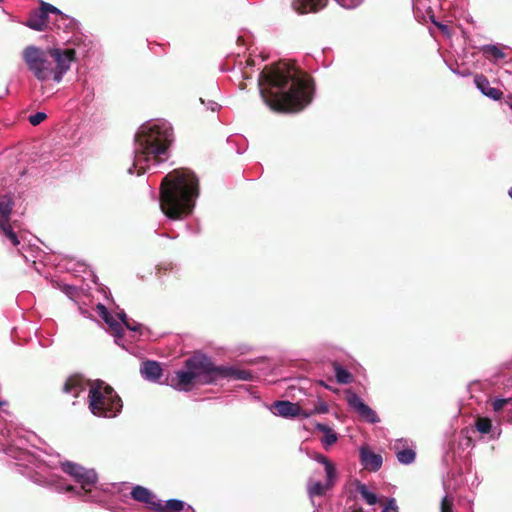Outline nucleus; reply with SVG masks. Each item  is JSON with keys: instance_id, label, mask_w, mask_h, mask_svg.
Instances as JSON below:
<instances>
[{"instance_id": "79ce46f5", "label": "nucleus", "mask_w": 512, "mask_h": 512, "mask_svg": "<svg viewBox=\"0 0 512 512\" xmlns=\"http://www.w3.org/2000/svg\"><path fill=\"white\" fill-rule=\"evenodd\" d=\"M508 195H509V196L511 197V199H512V187L509 189V191H508Z\"/></svg>"}, {"instance_id": "6e6552de", "label": "nucleus", "mask_w": 512, "mask_h": 512, "mask_svg": "<svg viewBox=\"0 0 512 512\" xmlns=\"http://www.w3.org/2000/svg\"><path fill=\"white\" fill-rule=\"evenodd\" d=\"M291 8L298 14L318 12L326 7L328 0H287ZM345 9H354L359 6L363 0H335Z\"/></svg>"}, {"instance_id": "e433bc0d", "label": "nucleus", "mask_w": 512, "mask_h": 512, "mask_svg": "<svg viewBox=\"0 0 512 512\" xmlns=\"http://www.w3.org/2000/svg\"><path fill=\"white\" fill-rule=\"evenodd\" d=\"M219 108H220V105H219L217 102L212 101V100H209V101L207 102V109H209V110H211V111L215 112V111H217Z\"/></svg>"}, {"instance_id": "58836bf2", "label": "nucleus", "mask_w": 512, "mask_h": 512, "mask_svg": "<svg viewBox=\"0 0 512 512\" xmlns=\"http://www.w3.org/2000/svg\"><path fill=\"white\" fill-rule=\"evenodd\" d=\"M246 64H247V66H253L254 65V61L253 60H247Z\"/></svg>"}, {"instance_id": "a18cd8bd", "label": "nucleus", "mask_w": 512, "mask_h": 512, "mask_svg": "<svg viewBox=\"0 0 512 512\" xmlns=\"http://www.w3.org/2000/svg\"><path fill=\"white\" fill-rule=\"evenodd\" d=\"M101 290H102L103 292H106L107 287H102V288H101Z\"/></svg>"}, {"instance_id": "c85d7f7f", "label": "nucleus", "mask_w": 512, "mask_h": 512, "mask_svg": "<svg viewBox=\"0 0 512 512\" xmlns=\"http://www.w3.org/2000/svg\"><path fill=\"white\" fill-rule=\"evenodd\" d=\"M0 232L5 235L13 246H18L20 244L17 234L13 231L9 223L2 224V226H0Z\"/></svg>"}, {"instance_id": "c03bdc74", "label": "nucleus", "mask_w": 512, "mask_h": 512, "mask_svg": "<svg viewBox=\"0 0 512 512\" xmlns=\"http://www.w3.org/2000/svg\"><path fill=\"white\" fill-rule=\"evenodd\" d=\"M151 193H152L153 198H156L155 191H154V190H151Z\"/></svg>"}, {"instance_id": "2eb2a0df", "label": "nucleus", "mask_w": 512, "mask_h": 512, "mask_svg": "<svg viewBox=\"0 0 512 512\" xmlns=\"http://www.w3.org/2000/svg\"><path fill=\"white\" fill-rule=\"evenodd\" d=\"M196 383L191 370H178L171 378L170 386L178 391H188Z\"/></svg>"}, {"instance_id": "aec40b11", "label": "nucleus", "mask_w": 512, "mask_h": 512, "mask_svg": "<svg viewBox=\"0 0 512 512\" xmlns=\"http://www.w3.org/2000/svg\"><path fill=\"white\" fill-rule=\"evenodd\" d=\"M54 14L56 16L55 25L58 29H63L64 31L72 32L74 34L79 31V23L76 19L69 17L61 10L60 13Z\"/></svg>"}, {"instance_id": "ea45409f", "label": "nucleus", "mask_w": 512, "mask_h": 512, "mask_svg": "<svg viewBox=\"0 0 512 512\" xmlns=\"http://www.w3.org/2000/svg\"><path fill=\"white\" fill-rule=\"evenodd\" d=\"M320 384H321L322 386H324L325 388L330 389V387H329L328 385H326L323 381H320Z\"/></svg>"}, {"instance_id": "bb28decb", "label": "nucleus", "mask_w": 512, "mask_h": 512, "mask_svg": "<svg viewBox=\"0 0 512 512\" xmlns=\"http://www.w3.org/2000/svg\"><path fill=\"white\" fill-rule=\"evenodd\" d=\"M318 463L323 464L325 467L326 478L329 484L335 482L337 474L334 465L323 454H317L314 458Z\"/></svg>"}, {"instance_id": "423d86ee", "label": "nucleus", "mask_w": 512, "mask_h": 512, "mask_svg": "<svg viewBox=\"0 0 512 512\" xmlns=\"http://www.w3.org/2000/svg\"><path fill=\"white\" fill-rule=\"evenodd\" d=\"M184 367L191 370L196 383L216 385L223 380L252 381L254 374L236 365H216L212 358L205 354H195L184 362Z\"/></svg>"}, {"instance_id": "393cba45", "label": "nucleus", "mask_w": 512, "mask_h": 512, "mask_svg": "<svg viewBox=\"0 0 512 512\" xmlns=\"http://www.w3.org/2000/svg\"><path fill=\"white\" fill-rule=\"evenodd\" d=\"M315 428H316V430L324 433V436L321 439V442L325 448L333 445L337 441V439H338L337 434L327 424L317 423L315 425Z\"/></svg>"}, {"instance_id": "4c0bfd02", "label": "nucleus", "mask_w": 512, "mask_h": 512, "mask_svg": "<svg viewBox=\"0 0 512 512\" xmlns=\"http://www.w3.org/2000/svg\"><path fill=\"white\" fill-rule=\"evenodd\" d=\"M242 76H243V78H245V79H249V78H250V76L247 74V72H246V71H242Z\"/></svg>"}, {"instance_id": "dca6fc26", "label": "nucleus", "mask_w": 512, "mask_h": 512, "mask_svg": "<svg viewBox=\"0 0 512 512\" xmlns=\"http://www.w3.org/2000/svg\"><path fill=\"white\" fill-rule=\"evenodd\" d=\"M476 430L487 440L498 439L501 435V428L499 425H493L491 419L487 417H478L475 421Z\"/></svg>"}, {"instance_id": "7c9ffc66", "label": "nucleus", "mask_w": 512, "mask_h": 512, "mask_svg": "<svg viewBox=\"0 0 512 512\" xmlns=\"http://www.w3.org/2000/svg\"><path fill=\"white\" fill-rule=\"evenodd\" d=\"M117 317L125 325V327L128 330H130L132 332L139 331L141 324H135V326H130V320L127 318V315L124 310H121L120 312H118Z\"/></svg>"}, {"instance_id": "7ed1b4c3", "label": "nucleus", "mask_w": 512, "mask_h": 512, "mask_svg": "<svg viewBox=\"0 0 512 512\" xmlns=\"http://www.w3.org/2000/svg\"><path fill=\"white\" fill-rule=\"evenodd\" d=\"M173 142V129L166 120H150L142 124L134 137L130 175L155 173L156 168L169 158V146Z\"/></svg>"}, {"instance_id": "4468645a", "label": "nucleus", "mask_w": 512, "mask_h": 512, "mask_svg": "<svg viewBox=\"0 0 512 512\" xmlns=\"http://www.w3.org/2000/svg\"><path fill=\"white\" fill-rule=\"evenodd\" d=\"M359 458L363 468L371 472H377L383 464L382 456L380 454L374 453L367 446L360 447Z\"/></svg>"}, {"instance_id": "412c9836", "label": "nucleus", "mask_w": 512, "mask_h": 512, "mask_svg": "<svg viewBox=\"0 0 512 512\" xmlns=\"http://www.w3.org/2000/svg\"><path fill=\"white\" fill-rule=\"evenodd\" d=\"M13 207L14 198L11 193L4 194L0 197V226L9 223Z\"/></svg>"}, {"instance_id": "ddd939ff", "label": "nucleus", "mask_w": 512, "mask_h": 512, "mask_svg": "<svg viewBox=\"0 0 512 512\" xmlns=\"http://www.w3.org/2000/svg\"><path fill=\"white\" fill-rule=\"evenodd\" d=\"M131 496L135 501L146 504L154 511H164L161 500L146 487L136 485L131 490Z\"/></svg>"}, {"instance_id": "a19ab883", "label": "nucleus", "mask_w": 512, "mask_h": 512, "mask_svg": "<svg viewBox=\"0 0 512 512\" xmlns=\"http://www.w3.org/2000/svg\"><path fill=\"white\" fill-rule=\"evenodd\" d=\"M135 324H138V323L134 320H130V326H135Z\"/></svg>"}, {"instance_id": "f257e3e1", "label": "nucleus", "mask_w": 512, "mask_h": 512, "mask_svg": "<svg viewBox=\"0 0 512 512\" xmlns=\"http://www.w3.org/2000/svg\"><path fill=\"white\" fill-rule=\"evenodd\" d=\"M34 433L11 424L0 427V451L14 459L18 471L39 485L71 493L86 502H102L105 490L97 485L94 469L71 461L60 462L36 448Z\"/></svg>"}, {"instance_id": "b1692460", "label": "nucleus", "mask_w": 512, "mask_h": 512, "mask_svg": "<svg viewBox=\"0 0 512 512\" xmlns=\"http://www.w3.org/2000/svg\"><path fill=\"white\" fill-rule=\"evenodd\" d=\"M164 511L159 512H195L193 507L179 499H169L163 506Z\"/></svg>"}, {"instance_id": "39448f33", "label": "nucleus", "mask_w": 512, "mask_h": 512, "mask_svg": "<svg viewBox=\"0 0 512 512\" xmlns=\"http://www.w3.org/2000/svg\"><path fill=\"white\" fill-rule=\"evenodd\" d=\"M21 57L28 71L36 80L39 82L52 80L58 84L76 60V50L74 48H42L28 45L22 50Z\"/></svg>"}, {"instance_id": "f03ea898", "label": "nucleus", "mask_w": 512, "mask_h": 512, "mask_svg": "<svg viewBox=\"0 0 512 512\" xmlns=\"http://www.w3.org/2000/svg\"><path fill=\"white\" fill-rule=\"evenodd\" d=\"M258 86L263 101L275 112H299L312 100L309 79L285 62L266 65Z\"/></svg>"}, {"instance_id": "1a4fd4ad", "label": "nucleus", "mask_w": 512, "mask_h": 512, "mask_svg": "<svg viewBox=\"0 0 512 512\" xmlns=\"http://www.w3.org/2000/svg\"><path fill=\"white\" fill-rule=\"evenodd\" d=\"M346 401L350 409L357 413V415L364 421L370 424H376L380 421L377 413L370 408L359 397L358 394L352 391L346 392Z\"/></svg>"}, {"instance_id": "a878e982", "label": "nucleus", "mask_w": 512, "mask_h": 512, "mask_svg": "<svg viewBox=\"0 0 512 512\" xmlns=\"http://www.w3.org/2000/svg\"><path fill=\"white\" fill-rule=\"evenodd\" d=\"M356 491L368 505H375L378 502L377 495L370 491L368 486L360 481L355 482Z\"/></svg>"}, {"instance_id": "a211bd4d", "label": "nucleus", "mask_w": 512, "mask_h": 512, "mask_svg": "<svg viewBox=\"0 0 512 512\" xmlns=\"http://www.w3.org/2000/svg\"><path fill=\"white\" fill-rule=\"evenodd\" d=\"M162 368L157 361L147 360L144 361L140 368V373L145 380L150 382H160L162 377Z\"/></svg>"}, {"instance_id": "37998d69", "label": "nucleus", "mask_w": 512, "mask_h": 512, "mask_svg": "<svg viewBox=\"0 0 512 512\" xmlns=\"http://www.w3.org/2000/svg\"><path fill=\"white\" fill-rule=\"evenodd\" d=\"M437 25H438L442 30H443V29H446V26H445V25H439V24H437Z\"/></svg>"}, {"instance_id": "9d476101", "label": "nucleus", "mask_w": 512, "mask_h": 512, "mask_svg": "<svg viewBox=\"0 0 512 512\" xmlns=\"http://www.w3.org/2000/svg\"><path fill=\"white\" fill-rule=\"evenodd\" d=\"M49 13H60V10L49 3L41 2L40 9L30 14L26 26L35 31H44L49 22Z\"/></svg>"}, {"instance_id": "4be33fe9", "label": "nucleus", "mask_w": 512, "mask_h": 512, "mask_svg": "<svg viewBox=\"0 0 512 512\" xmlns=\"http://www.w3.org/2000/svg\"><path fill=\"white\" fill-rule=\"evenodd\" d=\"M85 390V384L81 377L72 376L67 379L63 386V392L78 397L80 392Z\"/></svg>"}, {"instance_id": "f3484780", "label": "nucleus", "mask_w": 512, "mask_h": 512, "mask_svg": "<svg viewBox=\"0 0 512 512\" xmlns=\"http://www.w3.org/2000/svg\"><path fill=\"white\" fill-rule=\"evenodd\" d=\"M405 439H397L393 448L396 453L397 460L403 465H409L415 461L416 453L414 449L406 447Z\"/></svg>"}, {"instance_id": "2f4dec72", "label": "nucleus", "mask_w": 512, "mask_h": 512, "mask_svg": "<svg viewBox=\"0 0 512 512\" xmlns=\"http://www.w3.org/2000/svg\"><path fill=\"white\" fill-rule=\"evenodd\" d=\"M47 118V114L45 112H36L28 117L29 123L32 126H37L42 123Z\"/></svg>"}, {"instance_id": "0eeeda50", "label": "nucleus", "mask_w": 512, "mask_h": 512, "mask_svg": "<svg viewBox=\"0 0 512 512\" xmlns=\"http://www.w3.org/2000/svg\"><path fill=\"white\" fill-rule=\"evenodd\" d=\"M102 384L97 381L89 389V409L97 417H116L122 409V401L110 386Z\"/></svg>"}, {"instance_id": "f704fd0d", "label": "nucleus", "mask_w": 512, "mask_h": 512, "mask_svg": "<svg viewBox=\"0 0 512 512\" xmlns=\"http://www.w3.org/2000/svg\"><path fill=\"white\" fill-rule=\"evenodd\" d=\"M382 512H399L398 506L394 498H389Z\"/></svg>"}, {"instance_id": "20e7f679", "label": "nucleus", "mask_w": 512, "mask_h": 512, "mask_svg": "<svg viewBox=\"0 0 512 512\" xmlns=\"http://www.w3.org/2000/svg\"><path fill=\"white\" fill-rule=\"evenodd\" d=\"M199 196L198 179L187 169H176L162 180L158 195L163 214L171 220H180L192 213Z\"/></svg>"}, {"instance_id": "f8f14e48", "label": "nucleus", "mask_w": 512, "mask_h": 512, "mask_svg": "<svg viewBox=\"0 0 512 512\" xmlns=\"http://www.w3.org/2000/svg\"><path fill=\"white\" fill-rule=\"evenodd\" d=\"M97 312L99 316L103 319V321L108 325L110 330L112 331V335L114 337V342L128 350L125 343L123 342V330L121 324L111 315L106 306L102 303H98L96 306Z\"/></svg>"}, {"instance_id": "cd10ccee", "label": "nucleus", "mask_w": 512, "mask_h": 512, "mask_svg": "<svg viewBox=\"0 0 512 512\" xmlns=\"http://www.w3.org/2000/svg\"><path fill=\"white\" fill-rule=\"evenodd\" d=\"M333 367H334L336 381L339 384H349L352 382L353 377H352V374L348 370L343 368L337 362L333 363Z\"/></svg>"}, {"instance_id": "c9c22d12", "label": "nucleus", "mask_w": 512, "mask_h": 512, "mask_svg": "<svg viewBox=\"0 0 512 512\" xmlns=\"http://www.w3.org/2000/svg\"><path fill=\"white\" fill-rule=\"evenodd\" d=\"M329 410L328 405L325 402H320L313 410V413L324 414Z\"/></svg>"}, {"instance_id": "9b49d317", "label": "nucleus", "mask_w": 512, "mask_h": 512, "mask_svg": "<svg viewBox=\"0 0 512 512\" xmlns=\"http://www.w3.org/2000/svg\"><path fill=\"white\" fill-rule=\"evenodd\" d=\"M270 411L275 415L282 418H295V417H303L308 418L312 413L305 412L301 409L299 404L290 402L288 400H278L275 401L271 407Z\"/></svg>"}, {"instance_id": "de8ad7c7", "label": "nucleus", "mask_w": 512, "mask_h": 512, "mask_svg": "<svg viewBox=\"0 0 512 512\" xmlns=\"http://www.w3.org/2000/svg\"><path fill=\"white\" fill-rule=\"evenodd\" d=\"M3 0H0V2H2Z\"/></svg>"}, {"instance_id": "5701e85b", "label": "nucleus", "mask_w": 512, "mask_h": 512, "mask_svg": "<svg viewBox=\"0 0 512 512\" xmlns=\"http://www.w3.org/2000/svg\"><path fill=\"white\" fill-rule=\"evenodd\" d=\"M334 485V482L329 484L328 478H326V483H322L320 481H313L309 479L307 484V492L310 497L314 496H322L326 490L330 489Z\"/></svg>"}, {"instance_id": "473e14b6", "label": "nucleus", "mask_w": 512, "mask_h": 512, "mask_svg": "<svg viewBox=\"0 0 512 512\" xmlns=\"http://www.w3.org/2000/svg\"><path fill=\"white\" fill-rule=\"evenodd\" d=\"M512 401V398H496L493 403L492 407L495 412L500 411L506 404L510 403Z\"/></svg>"}, {"instance_id": "6ab92c4d", "label": "nucleus", "mask_w": 512, "mask_h": 512, "mask_svg": "<svg viewBox=\"0 0 512 512\" xmlns=\"http://www.w3.org/2000/svg\"><path fill=\"white\" fill-rule=\"evenodd\" d=\"M475 84L476 87L481 91L483 95L486 97L493 99V100H499L502 96L501 90L491 87L489 81L486 77L483 75H477L475 77Z\"/></svg>"}, {"instance_id": "49530a36", "label": "nucleus", "mask_w": 512, "mask_h": 512, "mask_svg": "<svg viewBox=\"0 0 512 512\" xmlns=\"http://www.w3.org/2000/svg\"><path fill=\"white\" fill-rule=\"evenodd\" d=\"M200 101L202 104H205V101L202 98H200Z\"/></svg>"}, {"instance_id": "72a5a7b5", "label": "nucleus", "mask_w": 512, "mask_h": 512, "mask_svg": "<svg viewBox=\"0 0 512 512\" xmlns=\"http://www.w3.org/2000/svg\"><path fill=\"white\" fill-rule=\"evenodd\" d=\"M453 499L445 495L441 501V512H452Z\"/></svg>"}, {"instance_id": "c756f323", "label": "nucleus", "mask_w": 512, "mask_h": 512, "mask_svg": "<svg viewBox=\"0 0 512 512\" xmlns=\"http://www.w3.org/2000/svg\"><path fill=\"white\" fill-rule=\"evenodd\" d=\"M482 50H483L484 54L491 55L496 60H500L505 57V54L503 53V51L500 50L496 45H492V44L485 45V46H483Z\"/></svg>"}]
</instances>
